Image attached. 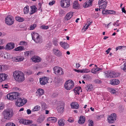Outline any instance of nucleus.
<instances>
[{"instance_id":"774afa93","label":"nucleus","mask_w":126,"mask_h":126,"mask_svg":"<svg viewBox=\"0 0 126 126\" xmlns=\"http://www.w3.org/2000/svg\"><path fill=\"white\" fill-rule=\"evenodd\" d=\"M27 113L28 114H31V111L30 109L27 110Z\"/></svg>"},{"instance_id":"39448f33","label":"nucleus","mask_w":126,"mask_h":126,"mask_svg":"<svg viewBox=\"0 0 126 126\" xmlns=\"http://www.w3.org/2000/svg\"><path fill=\"white\" fill-rule=\"evenodd\" d=\"M74 85L73 81L69 79L66 81L65 82L64 84V87L67 90H69L73 88Z\"/></svg>"},{"instance_id":"393cba45","label":"nucleus","mask_w":126,"mask_h":126,"mask_svg":"<svg viewBox=\"0 0 126 126\" xmlns=\"http://www.w3.org/2000/svg\"><path fill=\"white\" fill-rule=\"evenodd\" d=\"M57 120V118L54 117H49L47 119V121L49 122L53 123L56 122Z\"/></svg>"},{"instance_id":"ddd939ff","label":"nucleus","mask_w":126,"mask_h":126,"mask_svg":"<svg viewBox=\"0 0 126 126\" xmlns=\"http://www.w3.org/2000/svg\"><path fill=\"white\" fill-rule=\"evenodd\" d=\"M40 83L42 85H44L48 83V79L47 77H43L40 78Z\"/></svg>"},{"instance_id":"9d476101","label":"nucleus","mask_w":126,"mask_h":126,"mask_svg":"<svg viewBox=\"0 0 126 126\" xmlns=\"http://www.w3.org/2000/svg\"><path fill=\"white\" fill-rule=\"evenodd\" d=\"M117 116L116 114L114 113H112L108 116V120L110 123H114L116 120Z\"/></svg>"},{"instance_id":"c03bdc74","label":"nucleus","mask_w":126,"mask_h":126,"mask_svg":"<svg viewBox=\"0 0 126 126\" xmlns=\"http://www.w3.org/2000/svg\"><path fill=\"white\" fill-rule=\"evenodd\" d=\"M44 120V118L43 117H39L37 120V122L39 123H42Z\"/></svg>"},{"instance_id":"864d4df0","label":"nucleus","mask_w":126,"mask_h":126,"mask_svg":"<svg viewBox=\"0 0 126 126\" xmlns=\"http://www.w3.org/2000/svg\"><path fill=\"white\" fill-rule=\"evenodd\" d=\"M40 28L44 30H47L48 28V26L43 25L41 26L40 27Z\"/></svg>"},{"instance_id":"a19ab883","label":"nucleus","mask_w":126,"mask_h":126,"mask_svg":"<svg viewBox=\"0 0 126 126\" xmlns=\"http://www.w3.org/2000/svg\"><path fill=\"white\" fill-rule=\"evenodd\" d=\"M40 109V107L39 105H36L32 109V111H37L39 110Z\"/></svg>"},{"instance_id":"a878e982","label":"nucleus","mask_w":126,"mask_h":126,"mask_svg":"<svg viewBox=\"0 0 126 126\" xmlns=\"http://www.w3.org/2000/svg\"><path fill=\"white\" fill-rule=\"evenodd\" d=\"M102 70V69L99 68H93L91 70V72L93 74H96L98 72Z\"/></svg>"},{"instance_id":"3c124183","label":"nucleus","mask_w":126,"mask_h":126,"mask_svg":"<svg viewBox=\"0 0 126 126\" xmlns=\"http://www.w3.org/2000/svg\"><path fill=\"white\" fill-rule=\"evenodd\" d=\"M67 121L70 123H72L74 122V120L73 118L70 117L69 118Z\"/></svg>"},{"instance_id":"5701e85b","label":"nucleus","mask_w":126,"mask_h":126,"mask_svg":"<svg viewBox=\"0 0 126 126\" xmlns=\"http://www.w3.org/2000/svg\"><path fill=\"white\" fill-rule=\"evenodd\" d=\"M30 7L31 10L30 12V15L33 14L37 11V8L34 5L31 6Z\"/></svg>"},{"instance_id":"6e6552de","label":"nucleus","mask_w":126,"mask_h":126,"mask_svg":"<svg viewBox=\"0 0 126 126\" xmlns=\"http://www.w3.org/2000/svg\"><path fill=\"white\" fill-rule=\"evenodd\" d=\"M54 73L55 74H59L60 75L63 74V71L62 68L58 66H55L53 68Z\"/></svg>"},{"instance_id":"f704fd0d","label":"nucleus","mask_w":126,"mask_h":126,"mask_svg":"<svg viewBox=\"0 0 126 126\" xmlns=\"http://www.w3.org/2000/svg\"><path fill=\"white\" fill-rule=\"evenodd\" d=\"M86 89L87 91H91L94 90V89L92 84L88 85L86 87Z\"/></svg>"},{"instance_id":"37998d69","label":"nucleus","mask_w":126,"mask_h":126,"mask_svg":"<svg viewBox=\"0 0 126 126\" xmlns=\"http://www.w3.org/2000/svg\"><path fill=\"white\" fill-rule=\"evenodd\" d=\"M90 72V70L87 68L83 69L81 70V73H88Z\"/></svg>"},{"instance_id":"6e6d98bb","label":"nucleus","mask_w":126,"mask_h":126,"mask_svg":"<svg viewBox=\"0 0 126 126\" xmlns=\"http://www.w3.org/2000/svg\"><path fill=\"white\" fill-rule=\"evenodd\" d=\"M88 126H93V122L92 120H89L88 121Z\"/></svg>"},{"instance_id":"49530a36","label":"nucleus","mask_w":126,"mask_h":126,"mask_svg":"<svg viewBox=\"0 0 126 126\" xmlns=\"http://www.w3.org/2000/svg\"><path fill=\"white\" fill-rule=\"evenodd\" d=\"M37 25L35 24H33L31 25L30 26V30H34L35 28L36 27Z\"/></svg>"},{"instance_id":"5fc2aeb1","label":"nucleus","mask_w":126,"mask_h":126,"mask_svg":"<svg viewBox=\"0 0 126 126\" xmlns=\"http://www.w3.org/2000/svg\"><path fill=\"white\" fill-rule=\"evenodd\" d=\"M15 125L13 123L9 122L7 123L5 125V126H15Z\"/></svg>"},{"instance_id":"b1692460","label":"nucleus","mask_w":126,"mask_h":126,"mask_svg":"<svg viewBox=\"0 0 126 126\" xmlns=\"http://www.w3.org/2000/svg\"><path fill=\"white\" fill-rule=\"evenodd\" d=\"M64 106L63 105H60L58 106L57 107V110L59 113H62L64 111Z\"/></svg>"},{"instance_id":"4d7b16f0","label":"nucleus","mask_w":126,"mask_h":126,"mask_svg":"<svg viewBox=\"0 0 126 126\" xmlns=\"http://www.w3.org/2000/svg\"><path fill=\"white\" fill-rule=\"evenodd\" d=\"M109 10H102V12L103 14H108Z\"/></svg>"},{"instance_id":"a18cd8bd","label":"nucleus","mask_w":126,"mask_h":126,"mask_svg":"<svg viewBox=\"0 0 126 126\" xmlns=\"http://www.w3.org/2000/svg\"><path fill=\"white\" fill-rule=\"evenodd\" d=\"M120 67L121 69L123 70L124 71H126V63L122 64Z\"/></svg>"},{"instance_id":"bb28decb","label":"nucleus","mask_w":126,"mask_h":126,"mask_svg":"<svg viewBox=\"0 0 126 126\" xmlns=\"http://www.w3.org/2000/svg\"><path fill=\"white\" fill-rule=\"evenodd\" d=\"M85 118L84 116H81L78 121V122L80 124H83L85 122Z\"/></svg>"},{"instance_id":"052dcab7","label":"nucleus","mask_w":126,"mask_h":126,"mask_svg":"<svg viewBox=\"0 0 126 126\" xmlns=\"http://www.w3.org/2000/svg\"><path fill=\"white\" fill-rule=\"evenodd\" d=\"M2 88H3L7 89L9 88V86L7 84H4L2 85Z\"/></svg>"},{"instance_id":"4be33fe9","label":"nucleus","mask_w":126,"mask_h":126,"mask_svg":"<svg viewBox=\"0 0 126 126\" xmlns=\"http://www.w3.org/2000/svg\"><path fill=\"white\" fill-rule=\"evenodd\" d=\"M119 81L116 79H112L110 80V83L113 85H117L119 83Z\"/></svg>"},{"instance_id":"8fccbe9b","label":"nucleus","mask_w":126,"mask_h":126,"mask_svg":"<svg viewBox=\"0 0 126 126\" xmlns=\"http://www.w3.org/2000/svg\"><path fill=\"white\" fill-rule=\"evenodd\" d=\"M19 45L22 46H26L27 43L24 41H22L20 42Z\"/></svg>"},{"instance_id":"72a5a7b5","label":"nucleus","mask_w":126,"mask_h":126,"mask_svg":"<svg viewBox=\"0 0 126 126\" xmlns=\"http://www.w3.org/2000/svg\"><path fill=\"white\" fill-rule=\"evenodd\" d=\"M74 91L76 94H78V95L79 94L80 92L82 91L81 87H79L75 88Z\"/></svg>"},{"instance_id":"f257e3e1","label":"nucleus","mask_w":126,"mask_h":126,"mask_svg":"<svg viewBox=\"0 0 126 126\" xmlns=\"http://www.w3.org/2000/svg\"><path fill=\"white\" fill-rule=\"evenodd\" d=\"M13 76L15 80L19 82H22L25 79L24 74L20 71H14Z\"/></svg>"},{"instance_id":"58836bf2","label":"nucleus","mask_w":126,"mask_h":126,"mask_svg":"<svg viewBox=\"0 0 126 126\" xmlns=\"http://www.w3.org/2000/svg\"><path fill=\"white\" fill-rule=\"evenodd\" d=\"M41 104L42 109L43 110H45L48 107L47 105L44 103H41Z\"/></svg>"},{"instance_id":"0eeeda50","label":"nucleus","mask_w":126,"mask_h":126,"mask_svg":"<svg viewBox=\"0 0 126 126\" xmlns=\"http://www.w3.org/2000/svg\"><path fill=\"white\" fill-rule=\"evenodd\" d=\"M27 102V100L23 98H18L15 101V104L17 106H22Z\"/></svg>"},{"instance_id":"680f3d73","label":"nucleus","mask_w":126,"mask_h":126,"mask_svg":"<svg viewBox=\"0 0 126 126\" xmlns=\"http://www.w3.org/2000/svg\"><path fill=\"white\" fill-rule=\"evenodd\" d=\"M5 42V40L4 39L0 38V45L4 44Z\"/></svg>"},{"instance_id":"79ce46f5","label":"nucleus","mask_w":126,"mask_h":126,"mask_svg":"<svg viewBox=\"0 0 126 126\" xmlns=\"http://www.w3.org/2000/svg\"><path fill=\"white\" fill-rule=\"evenodd\" d=\"M11 58V55L9 53H6L5 54L4 58H7L8 59H10Z\"/></svg>"},{"instance_id":"a211bd4d","label":"nucleus","mask_w":126,"mask_h":126,"mask_svg":"<svg viewBox=\"0 0 126 126\" xmlns=\"http://www.w3.org/2000/svg\"><path fill=\"white\" fill-rule=\"evenodd\" d=\"M44 93V90L42 89H39L37 91L36 94V96L38 97H40Z\"/></svg>"},{"instance_id":"dca6fc26","label":"nucleus","mask_w":126,"mask_h":126,"mask_svg":"<svg viewBox=\"0 0 126 126\" xmlns=\"http://www.w3.org/2000/svg\"><path fill=\"white\" fill-rule=\"evenodd\" d=\"M93 0H87L85 3L83 4V7L84 8H87L92 6V4Z\"/></svg>"},{"instance_id":"e2e57ef3","label":"nucleus","mask_w":126,"mask_h":126,"mask_svg":"<svg viewBox=\"0 0 126 126\" xmlns=\"http://www.w3.org/2000/svg\"><path fill=\"white\" fill-rule=\"evenodd\" d=\"M106 0H99L98 4L104 3V2H107L106 1Z\"/></svg>"},{"instance_id":"ea45409f","label":"nucleus","mask_w":126,"mask_h":126,"mask_svg":"<svg viewBox=\"0 0 126 126\" xmlns=\"http://www.w3.org/2000/svg\"><path fill=\"white\" fill-rule=\"evenodd\" d=\"M24 13L27 14L29 13V6L27 5L24 8L23 10Z\"/></svg>"},{"instance_id":"f3484780","label":"nucleus","mask_w":126,"mask_h":126,"mask_svg":"<svg viewBox=\"0 0 126 126\" xmlns=\"http://www.w3.org/2000/svg\"><path fill=\"white\" fill-rule=\"evenodd\" d=\"M53 52L54 54L58 57L62 56V53L57 48H54L53 49Z\"/></svg>"},{"instance_id":"09e8293b","label":"nucleus","mask_w":126,"mask_h":126,"mask_svg":"<svg viewBox=\"0 0 126 126\" xmlns=\"http://www.w3.org/2000/svg\"><path fill=\"white\" fill-rule=\"evenodd\" d=\"M109 91L110 93L113 94H115L116 93V90L112 88H109Z\"/></svg>"},{"instance_id":"7c9ffc66","label":"nucleus","mask_w":126,"mask_h":126,"mask_svg":"<svg viewBox=\"0 0 126 126\" xmlns=\"http://www.w3.org/2000/svg\"><path fill=\"white\" fill-rule=\"evenodd\" d=\"M71 106L72 108L76 109H78L79 107V104L76 102H72L71 104Z\"/></svg>"},{"instance_id":"c9c22d12","label":"nucleus","mask_w":126,"mask_h":126,"mask_svg":"<svg viewBox=\"0 0 126 126\" xmlns=\"http://www.w3.org/2000/svg\"><path fill=\"white\" fill-rule=\"evenodd\" d=\"M24 49L25 48L24 47L19 46L15 48L14 50L16 51H21Z\"/></svg>"},{"instance_id":"2f4dec72","label":"nucleus","mask_w":126,"mask_h":126,"mask_svg":"<svg viewBox=\"0 0 126 126\" xmlns=\"http://www.w3.org/2000/svg\"><path fill=\"white\" fill-rule=\"evenodd\" d=\"M73 15V13L72 12H70L67 13L65 17L67 20L70 19L72 17Z\"/></svg>"},{"instance_id":"f8f14e48","label":"nucleus","mask_w":126,"mask_h":126,"mask_svg":"<svg viewBox=\"0 0 126 126\" xmlns=\"http://www.w3.org/2000/svg\"><path fill=\"white\" fill-rule=\"evenodd\" d=\"M14 19L11 16H7L5 18L6 23L8 25H12L14 23Z\"/></svg>"},{"instance_id":"f03ea898","label":"nucleus","mask_w":126,"mask_h":126,"mask_svg":"<svg viewBox=\"0 0 126 126\" xmlns=\"http://www.w3.org/2000/svg\"><path fill=\"white\" fill-rule=\"evenodd\" d=\"M32 39L36 43H41L42 41V38L38 33L34 32L31 33Z\"/></svg>"},{"instance_id":"423d86ee","label":"nucleus","mask_w":126,"mask_h":126,"mask_svg":"<svg viewBox=\"0 0 126 126\" xmlns=\"http://www.w3.org/2000/svg\"><path fill=\"white\" fill-rule=\"evenodd\" d=\"M19 95V93L17 92H13L8 94L7 95V97L8 99L12 100L17 98Z\"/></svg>"},{"instance_id":"6ab92c4d","label":"nucleus","mask_w":126,"mask_h":126,"mask_svg":"<svg viewBox=\"0 0 126 126\" xmlns=\"http://www.w3.org/2000/svg\"><path fill=\"white\" fill-rule=\"evenodd\" d=\"M7 75L4 73L0 74V82L5 80L7 79Z\"/></svg>"},{"instance_id":"338daca9","label":"nucleus","mask_w":126,"mask_h":126,"mask_svg":"<svg viewBox=\"0 0 126 126\" xmlns=\"http://www.w3.org/2000/svg\"><path fill=\"white\" fill-rule=\"evenodd\" d=\"M54 3L55 1L54 0H53L52 1L49 2V4L50 5H52L54 4Z\"/></svg>"},{"instance_id":"4468645a","label":"nucleus","mask_w":126,"mask_h":126,"mask_svg":"<svg viewBox=\"0 0 126 126\" xmlns=\"http://www.w3.org/2000/svg\"><path fill=\"white\" fill-rule=\"evenodd\" d=\"M15 45L13 43H10L7 44L5 46V48L7 50H10L15 47Z\"/></svg>"},{"instance_id":"e433bc0d","label":"nucleus","mask_w":126,"mask_h":126,"mask_svg":"<svg viewBox=\"0 0 126 126\" xmlns=\"http://www.w3.org/2000/svg\"><path fill=\"white\" fill-rule=\"evenodd\" d=\"M16 20L19 22H22L24 20V19L22 17L19 16H17L16 17Z\"/></svg>"},{"instance_id":"13d9d810","label":"nucleus","mask_w":126,"mask_h":126,"mask_svg":"<svg viewBox=\"0 0 126 126\" xmlns=\"http://www.w3.org/2000/svg\"><path fill=\"white\" fill-rule=\"evenodd\" d=\"M46 58L47 60L49 61H50L52 60V57L51 55H48L47 56Z\"/></svg>"},{"instance_id":"20e7f679","label":"nucleus","mask_w":126,"mask_h":126,"mask_svg":"<svg viewBox=\"0 0 126 126\" xmlns=\"http://www.w3.org/2000/svg\"><path fill=\"white\" fill-rule=\"evenodd\" d=\"M4 118L7 120L10 119L13 115V111L9 109L5 110L3 112Z\"/></svg>"},{"instance_id":"473e14b6","label":"nucleus","mask_w":126,"mask_h":126,"mask_svg":"<svg viewBox=\"0 0 126 126\" xmlns=\"http://www.w3.org/2000/svg\"><path fill=\"white\" fill-rule=\"evenodd\" d=\"M65 120L64 119H61L58 121V123L59 126H63L65 125Z\"/></svg>"},{"instance_id":"7ed1b4c3","label":"nucleus","mask_w":126,"mask_h":126,"mask_svg":"<svg viewBox=\"0 0 126 126\" xmlns=\"http://www.w3.org/2000/svg\"><path fill=\"white\" fill-rule=\"evenodd\" d=\"M120 75L119 73H117L115 71H109L105 73V75L107 78H115L118 77Z\"/></svg>"},{"instance_id":"de8ad7c7","label":"nucleus","mask_w":126,"mask_h":126,"mask_svg":"<svg viewBox=\"0 0 126 126\" xmlns=\"http://www.w3.org/2000/svg\"><path fill=\"white\" fill-rule=\"evenodd\" d=\"M32 52V51H28L25 52H24V55L25 56H28L30 55Z\"/></svg>"},{"instance_id":"412c9836","label":"nucleus","mask_w":126,"mask_h":126,"mask_svg":"<svg viewBox=\"0 0 126 126\" xmlns=\"http://www.w3.org/2000/svg\"><path fill=\"white\" fill-rule=\"evenodd\" d=\"M60 44L63 48L65 49H66L69 47V45L65 42H61Z\"/></svg>"},{"instance_id":"69168bd1","label":"nucleus","mask_w":126,"mask_h":126,"mask_svg":"<svg viewBox=\"0 0 126 126\" xmlns=\"http://www.w3.org/2000/svg\"><path fill=\"white\" fill-rule=\"evenodd\" d=\"M122 47L121 46H119L117 47L116 48V51L118 49H120L122 48Z\"/></svg>"},{"instance_id":"cd10ccee","label":"nucleus","mask_w":126,"mask_h":126,"mask_svg":"<svg viewBox=\"0 0 126 126\" xmlns=\"http://www.w3.org/2000/svg\"><path fill=\"white\" fill-rule=\"evenodd\" d=\"M107 2H104V3H103L98 4L99 8V10H100V9H105L107 6Z\"/></svg>"},{"instance_id":"603ef678","label":"nucleus","mask_w":126,"mask_h":126,"mask_svg":"<svg viewBox=\"0 0 126 126\" xmlns=\"http://www.w3.org/2000/svg\"><path fill=\"white\" fill-rule=\"evenodd\" d=\"M109 14L115 15L116 14V12L115 11L111 10H109L108 12Z\"/></svg>"},{"instance_id":"c85d7f7f","label":"nucleus","mask_w":126,"mask_h":126,"mask_svg":"<svg viewBox=\"0 0 126 126\" xmlns=\"http://www.w3.org/2000/svg\"><path fill=\"white\" fill-rule=\"evenodd\" d=\"M73 8L75 9H77L80 8L79 4L78 1H75L74 2L73 5Z\"/></svg>"},{"instance_id":"4c0bfd02","label":"nucleus","mask_w":126,"mask_h":126,"mask_svg":"<svg viewBox=\"0 0 126 126\" xmlns=\"http://www.w3.org/2000/svg\"><path fill=\"white\" fill-rule=\"evenodd\" d=\"M53 43L54 46H57L58 45V40L56 38H53Z\"/></svg>"},{"instance_id":"9b49d317","label":"nucleus","mask_w":126,"mask_h":126,"mask_svg":"<svg viewBox=\"0 0 126 126\" xmlns=\"http://www.w3.org/2000/svg\"><path fill=\"white\" fill-rule=\"evenodd\" d=\"M24 59V57L20 55L13 57L11 58V60L13 62H18L22 61Z\"/></svg>"},{"instance_id":"1a4fd4ad","label":"nucleus","mask_w":126,"mask_h":126,"mask_svg":"<svg viewBox=\"0 0 126 126\" xmlns=\"http://www.w3.org/2000/svg\"><path fill=\"white\" fill-rule=\"evenodd\" d=\"M70 0H61L60 2L61 6L63 8H67L70 5Z\"/></svg>"},{"instance_id":"aec40b11","label":"nucleus","mask_w":126,"mask_h":126,"mask_svg":"<svg viewBox=\"0 0 126 126\" xmlns=\"http://www.w3.org/2000/svg\"><path fill=\"white\" fill-rule=\"evenodd\" d=\"M31 59L33 62L35 63L39 62L41 61V59L37 56H34L32 57Z\"/></svg>"},{"instance_id":"c756f323","label":"nucleus","mask_w":126,"mask_h":126,"mask_svg":"<svg viewBox=\"0 0 126 126\" xmlns=\"http://www.w3.org/2000/svg\"><path fill=\"white\" fill-rule=\"evenodd\" d=\"M7 66L5 65H0V72H2L8 69Z\"/></svg>"},{"instance_id":"2eb2a0df","label":"nucleus","mask_w":126,"mask_h":126,"mask_svg":"<svg viewBox=\"0 0 126 126\" xmlns=\"http://www.w3.org/2000/svg\"><path fill=\"white\" fill-rule=\"evenodd\" d=\"M19 122L24 125H28L31 124L32 123V121L31 120L21 119L19 120Z\"/></svg>"},{"instance_id":"bf43d9fd","label":"nucleus","mask_w":126,"mask_h":126,"mask_svg":"<svg viewBox=\"0 0 126 126\" xmlns=\"http://www.w3.org/2000/svg\"><path fill=\"white\" fill-rule=\"evenodd\" d=\"M4 104L2 102H0V110H2L4 108Z\"/></svg>"},{"instance_id":"0e129e2a","label":"nucleus","mask_w":126,"mask_h":126,"mask_svg":"<svg viewBox=\"0 0 126 126\" xmlns=\"http://www.w3.org/2000/svg\"><path fill=\"white\" fill-rule=\"evenodd\" d=\"M94 82L96 83H101V81L98 79H95L94 80Z\"/></svg>"}]
</instances>
